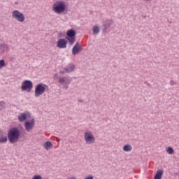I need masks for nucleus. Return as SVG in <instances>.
<instances>
[{
    "instance_id": "1",
    "label": "nucleus",
    "mask_w": 179,
    "mask_h": 179,
    "mask_svg": "<svg viewBox=\"0 0 179 179\" xmlns=\"http://www.w3.org/2000/svg\"><path fill=\"white\" fill-rule=\"evenodd\" d=\"M7 136L10 143H15L20 138V130L17 127H13L8 131Z\"/></svg>"
},
{
    "instance_id": "2",
    "label": "nucleus",
    "mask_w": 179,
    "mask_h": 179,
    "mask_svg": "<svg viewBox=\"0 0 179 179\" xmlns=\"http://www.w3.org/2000/svg\"><path fill=\"white\" fill-rule=\"evenodd\" d=\"M52 9L55 13L61 15V13H64L66 10V4L64 1H57L53 4Z\"/></svg>"
},
{
    "instance_id": "3",
    "label": "nucleus",
    "mask_w": 179,
    "mask_h": 179,
    "mask_svg": "<svg viewBox=\"0 0 179 179\" xmlns=\"http://www.w3.org/2000/svg\"><path fill=\"white\" fill-rule=\"evenodd\" d=\"M66 40H68L70 45H73L76 41V31L73 29H69L66 32Z\"/></svg>"
},
{
    "instance_id": "4",
    "label": "nucleus",
    "mask_w": 179,
    "mask_h": 179,
    "mask_svg": "<svg viewBox=\"0 0 179 179\" xmlns=\"http://www.w3.org/2000/svg\"><path fill=\"white\" fill-rule=\"evenodd\" d=\"M12 17L17 20V22H20V23L24 22V15L17 10H15L12 12Z\"/></svg>"
},
{
    "instance_id": "5",
    "label": "nucleus",
    "mask_w": 179,
    "mask_h": 179,
    "mask_svg": "<svg viewBox=\"0 0 179 179\" xmlns=\"http://www.w3.org/2000/svg\"><path fill=\"white\" fill-rule=\"evenodd\" d=\"M21 89L22 92L27 91V92H31V89H33V82L26 80L24 82H22L21 85Z\"/></svg>"
},
{
    "instance_id": "6",
    "label": "nucleus",
    "mask_w": 179,
    "mask_h": 179,
    "mask_svg": "<svg viewBox=\"0 0 179 179\" xmlns=\"http://www.w3.org/2000/svg\"><path fill=\"white\" fill-rule=\"evenodd\" d=\"M85 139L87 145H90L96 142V138L93 136V133H92V131H86L85 133Z\"/></svg>"
},
{
    "instance_id": "7",
    "label": "nucleus",
    "mask_w": 179,
    "mask_h": 179,
    "mask_svg": "<svg viewBox=\"0 0 179 179\" xmlns=\"http://www.w3.org/2000/svg\"><path fill=\"white\" fill-rule=\"evenodd\" d=\"M114 21L113 20H106L103 21V29L102 32L103 34H106V33H108L107 30H108L109 27H111V26L113 24Z\"/></svg>"
},
{
    "instance_id": "8",
    "label": "nucleus",
    "mask_w": 179,
    "mask_h": 179,
    "mask_svg": "<svg viewBox=\"0 0 179 179\" xmlns=\"http://www.w3.org/2000/svg\"><path fill=\"white\" fill-rule=\"evenodd\" d=\"M44 92H45V87L41 84L38 85L35 89V97H40Z\"/></svg>"
},
{
    "instance_id": "9",
    "label": "nucleus",
    "mask_w": 179,
    "mask_h": 179,
    "mask_svg": "<svg viewBox=\"0 0 179 179\" xmlns=\"http://www.w3.org/2000/svg\"><path fill=\"white\" fill-rule=\"evenodd\" d=\"M34 118H32L30 121H27L24 123V128L27 132H30L34 128Z\"/></svg>"
},
{
    "instance_id": "10",
    "label": "nucleus",
    "mask_w": 179,
    "mask_h": 179,
    "mask_svg": "<svg viewBox=\"0 0 179 179\" xmlns=\"http://www.w3.org/2000/svg\"><path fill=\"white\" fill-rule=\"evenodd\" d=\"M67 44L68 41H66L65 38H60L57 43V47L58 48H66Z\"/></svg>"
},
{
    "instance_id": "11",
    "label": "nucleus",
    "mask_w": 179,
    "mask_h": 179,
    "mask_svg": "<svg viewBox=\"0 0 179 179\" xmlns=\"http://www.w3.org/2000/svg\"><path fill=\"white\" fill-rule=\"evenodd\" d=\"M80 51H82V46L79 45V42H77L72 48V55H76V54H79Z\"/></svg>"
},
{
    "instance_id": "12",
    "label": "nucleus",
    "mask_w": 179,
    "mask_h": 179,
    "mask_svg": "<svg viewBox=\"0 0 179 179\" xmlns=\"http://www.w3.org/2000/svg\"><path fill=\"white\" fill-rule=\"evenodd\" d=\"M72 82V78L69 76H64L63 78H59V83H64L65 85H71Z\"/></svg>"
},
{
    "instance_id": "13",
    "label": "nucleus",
    "mask_w": 179,
    "mask_h": 179,
    "mask_svg": "<svg viewBox=\"0 0 179 179\" xmlns=\"http://www.w3.org/2000/svg\"><path fill=\"white\" fill-rule=\"evenodd\" d=\"M27 117H30V113H21L18 115V120L20 122H23V121H26V120H27Z\"/></svg>"
},
{
    "instance_id": "14",
    "label": "nucleus",
    "mask_w": 179,
    "mask_h": 179,
    "mask_svg": "<svg viewBox=\"0 0 179 179\" xmlns=\"http://www.w3.org/2000/svg\"><path fill=\"white\" fill-rule=\"evenodd\" d=\"M64 71H65V72H66L67 73L73 72V71H75V66L72 64H70L67 66V67L64 69Z\"/></svg>"
},
{
    "instance_id": "15",
    "label": "nucleus",
    "mask_w": 179,
    "mask_h": 179,
    "mask_svg": "<svg viewBox=\"0 0 179 179\" xmlns=\"http://www.w3.org/2000/svg\"><path fill=\"white\" fill-rule=\"evenodd\" d=\"M163 173H164L163 170L159 169L157 171V173L154 177V179H162V177H163Z\"/></svg>"
},
{
    "instance_id": "16",
    "label": "nucleus",
    "mask_w": 179,
    "mask_h": 179,
    "mask_svg": "<svg viewBox=\"0 0 179 179\" xmlns=\"http://www.w3.org/2000/svg\"><path fill=\"white\" fill-rule=\"evenodd\" d=\"M5 51H8V45L6 44H1L0 45V52L3 53Z\"/></svg>"
},
{
    "instance_id": "17",
    "label": "nucleus",
    "mask_w": 179,
    "mask_h": 179,
    "mask_svg": "<svg viewBox=\"0 0 179 179\" xmlns=\"http://www.w3.org/2000/svg\"><path fill=\"white\" fill-rule=\"evenodd\" d=\"M124 152H131L132 150V146L129 144L124 145L123 146Z\"/></svg>"
},
{
    "instance_id": "18",
    "label": "nucleus",
    "mask_w": 179,
    "mask_h": 179,
    "mask_svg": "<svg viewBox=\"0 0 179 179\" xmlns=\"http://www.w3.org/2000/svg\"><path fill=\"white\" fill-rule=\"evenodd\" d=\"M54 145H52V143L51 141H46L45 142V150H50V149H52V147Z\"/></svg>"
},
{
    "instance_id": "19",
    "label": "nucleus",
    "mask_w": 179,
    "mask_h": 179,
    "mask_svg": "<svg viewBox=\"0 0 179 179\" xmlns=\"http://www.w3.org/2000/svg\"><path fill=\"white\" fill-rule=\"evenodd\" d=\"M92 31L94 34H99L100 33V27L99 26L96 25L93 27Z\"/></svg>"
},
{
    "instance_id": "20",
    "label": "nucleus",
    "mask_w": 179,
    "mask_h": 179,
    "mask_svg": "<svg viewBox=\"0 0 179 179\" xmlns=\"http://www.w3.org/2000/svg\"><path fill=\"white\" fill-rule=\"evenodd\" d=\"M8 137L6 136H2L0 138V143H6L8 142Z\"/></svg>"
},
{
    "instance_id": "21",
    "label": "nucleus",
    "mask_w": 179,
    "mask_h": 179,
    "mask_svg": "<svg viewBox=\"0 0 179 179\" xmlns=\"http://www.w3.org/2000/svg\"><path fill=\"white\" fill-rule=\"evenodd\" d=\"M166 152L169 155H173V153H174V149L171 147H168L166 148Z\"/></svg>"
},
{
    "instance_id": "22",
    "label": "nucleus",
    "mask_w": 179,
    "mask_h": 179,
    "mask_svg": "<svg viewBox=\"0 0 179 179\" xmlns=\"http://www.w3.org/2000/svg\"><path fill=\"white\" fill-rule=\"evenodd\" d=\"M3 66H6V64L5 63L4 59H1V60H0V69H2V68H3Z\"/></svg>"
},
{
    "instance_id": "23",
    "label": "nucleus",
    "mask_w": 179,
    "mask_h": 179,
    "mask_svg": "<svg viewBox=\"0 0 179 179\" xmlns=\"http://www.w3.org/2000/svg\"><path fill=\"white\" fill-rule=\"evenodd\" d=\"M0 106H1V109L3 110V108H5V102L4 101H1L0 102Z\"/></svg>"
},
{
    "instance_id": "24",
    "label": "nucleus",
    "mask_w": 179,
    "mask_h": 179,
    "mask_svg": "<svg viewBox=\"0 0 179 179\" xmlns=\"http://www.w3.org/2000/svg\"><path fill=\"white\" fill-rule=\"evenodd\" d=\"M32 179H43V178L40 175H36L33 177Z\"/></svg>"
},
{
    "instance_id": "25",
    "label": "nucleus",
    "mask_w": 179,
    "mask_h": 179,
    "mask_svg": "<svg viewBox=\"0 0 179 179\" xmlns=\"http://www.w3.org/2000/svg\"><path fill=\"white\" fill-rule=\"evenodd\" d=\"M69 87V85H68V84H64V86H63V89H64V90H68Z\"/></svg>"
},
{
    "instance_id": "26",
    "label": "nucleus",
    "mask_w": 179,
    "mask_h": 179,
    "mask_svg": "<svg viewBox=\"0 0 179 179\" xmlns=\"http://www.w3.org/2000/svg\"><path fill=\"white\" fill-rule=\"evenodd\" d=\"M175 82H174V80H171V81H170V85H171V86H173V85H175Z\"/></svg>"
},
{
    "instance_id": "27",
    "label": "nucleus",
    "mask_w": 179,
    "mask_h": 179,
    "mask_svg": "<svg viewBox=\"0 0 179 179\" xmlns=\"http://www.w3.org/2000/svg\"><path fill=\"white\" fill-rule=\"evenodd\" d=\"M85 179H94V178L93 177V176H90L86 177Z\"/></svg>"
},
{
    "instance_id": "28",
    "label": "nucleus",
    "mask_w": 179,
    "mask_h": 179,
    "mask_svg": "<svg viewBox=\"0 0 179 179\" xmlns=\"http://www.w3.org/2000/svg\"><path fill=\"white\" fill-rule=\"evenodd\" d=\"M65 72H66V71H65V70L64 71H60V73H62V75H64V73H65Z\"/></svg>"
},
{
    "instance_id": "29",
    "label": "nucleus",
    "mask_w": 179,
    "mask_h": 179,
    "mask_svg": "<svg viewBox=\"0 0 179 179\" xmlns=\"http://www.w3.org/2000/svg\"><path fill=\"white\" fill-rule=\"evenodd\" d=\"M54 78H55L56 79H58V75L55 74V75H54Z\"/></svg>"
},
{
    "instance_id": "30",
    "label": "nucleus",
    "mask_w": 179,
    "mask_h": 179,
    "mask_svg": "<svg viewBox=\"0 0 179 179\" xmlns=\"http://www.w3.org/2000/svg\"><path fill=\"white\" fill-rule=\"evenodd\" d=\"M78 101H80V103H83V100L82 99L78 100Z\"/></svg>"
},
{
    "instance_id": "31",
    "label": "nucleus",
    "mask_w": 179,
    "mask_h": 179,
    "mask_svg": "<svg viewBox=\"0 0 179 179\" xmlns=\"http://www.w3.org/2000/svg\"><path fill=\"white\" fill-rule=\"evenodd\" d=\"M45 90H48V87L47 85H45Z\"/></svg>"
},
{
    "instance_id": "32",
    "label": "nucleus",
    "mask_w": 179,
    "mask_h": 179,
    "mask_svg": "<svg viewBox=\"0 0 179 179\" xmlns=\"http://www.w3.org/2000/svg\"><path fill=\"white\" fill-rule=\"evenodd\" d=\"M43 147L45 148V143H43Z\"/></svg>"
},
{
    "instance_id": "33",
    "label": "nucleus",
    "mask_w": 179,
    "mask_h": 179,
    "mask_svg": "<svg viewBox=\"0 0 179 179\" xmlns=\"http://www.w3.org/2000/svg\"><path fill=\"white\" fill-rule=\"evenodd\" d=\"M21 129H23V127H22Z\"/></svg>"
},
{
    "instance_id": "34",
    "label": "nucleus",
    "mask_w": 179,
    "mask_h": 179,
    "mask_svg": "<svg viewBox=\"0 0 179 179\" xmlns=\"http://www.w3.org/2000/svg\"><path fill=\"white\" fill-rule=\"evenodd\" d=\"M146 1H151V0H146Z\"/></svg>"
}]
</instances>
